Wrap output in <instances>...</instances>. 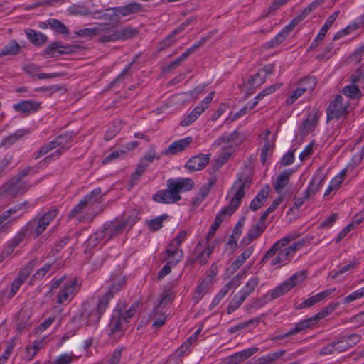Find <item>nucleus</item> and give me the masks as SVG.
Segmentation results:
<instances>
[{
	"label": "nucleus",
	"instance_id": "nucleus-52",
	"mask_svg": "<svg viewBox=\"0 0 364 364\" xmlns=\"http://www.w3.org/2000/svg\"><path fill=\"white\" fill-rule=\"evenodd\" d=\"M37 169L35 167L27 166L18 171V173L12 178L13 182H21L26 176L35 173Z\"/></svg>",
	"mask_w": 364,
	"mask_h": 364
},
{
	"label": "nucleus",
	"instance_id": "nucleus-7",
	"mask_svg": "<svg viewBox=\"0 0 364 364\" xmlns=\"http://www.w3.org/2000/svg\"><path fill=\"white\" fill-rule=\"evenodd\" d=\"M247 188L246 183H234L228 191L226 199L229 201L226 208V215L230 216L241 205L242 200L245 195Z\"/></svg>",
	"mask_w": 364,
	"mask_h": 364
},
{
	"label": "nucleus",
	"instance_id": "nucleus-19",
	"mask_svg": "<svg viewBox=\"0 0 364 364\" xmlns=\"http://www.w3.org/2000/svg\"><path fill=\"white\" fill-rule=\"evenodd\" d=\"M270 191V187L269 185H266L263 188L257 193V195L253 198L250 205V208L252 211H256L268 198Z\"/></svg>",
	"mask_w": 364,
	"mask_h": 364
},
{
	"label": "nucleus",
	"instance_id": "nucleus-43",
	"mask_svg": "<svg viewBox=\"0 0 364 364\" xmlns=\"http://www.w3.org/2000/svg\"><path fill=\"white\" fill-rule=\"evenodd\" d=\"M107 238V235L105 232V230H104L103 226L102 229L97 230L95 234L90 237L88 242L90 245L95 246L98 242H107L108 241L106 240Z\"/></svg>",
	"mask_w": 364,
	"mask_h": 364
},
{
	"label": "nucleus",
	"instance_id": "nucleus-29",
	"mask_svg": "<svg viewBox=\"0 0 364 364\" xmlns=\"http://www.w3.org/2000/svg\"><path fill=\"white\" fill-rule=\"evenodd\" d=\"M293 30L289 24L284 26L274 38L267 43V48H274L282 43Z\"/></svg>",
	"mask_w": 364,
	"mask_h": 364
},
{
	"label": "nucleus",
	"instance_id": "nucleus-2",
	"mask_svg": "<svg viewBox=\"0 0 364 364\" xmlns=\"http://www.w3.org/2000/svg\"><path fill=\"white\" fill-rule=\"evenodd\" d=\"M78 281L76 278L65 280V277L53 279L47 294L55 296L56 304L69 303L77 292Z\"/></svg>",
	"mask_w": 364,
	"mask_h": 364
},
{
	"label": "nucleus",
	"instance_id": "nucleus-26",
	"mask_svg": "<svg viewBox=\"0 0 364 364\" xmlns=\"http://www.w3.org/2000/svg\"><path fill=\"white\" fill-rule=\"evenodd\" d=\"M27 38L35 46H41L48 41V37L40 31L33 29L26 30Z\"/></svg>",
	"mask_w": 364,
	"mask_h": 364
},
{
	"label": "nucleus",
	"instance_id": "nucleus-5",
	"mask_svg": "<svg viewBox=\"0 0 364 364\" xmlns=\"http://www.w3.org/2000/svg\"><path fill=\"white\" fill-rule=\"evenodd\" d=\"M59 212L58 208H51L46 212L38 213L25 226L27 231L31 232L33 237H38L56 218Z\"/></svg>",
	"mask_w": 364,
	"mask_h": 364
},
{
	"label": "nucleus",
	"instance_id": "nucleus-64",
	"mask_svg": "<svg viewBox=\"0 0 364 364\" xmlns=\"http://www.w3.org/2000/svg\"><path fill=\"white\" fill-rule=\"evenodd\" d=\"M74 357L73 353H63L55 359L53 364H70L73 361Z\"/></svg>",
	"mask_w": 364,
	"mask_h": 364
},
{
	"label": "nucleus",
	"instance_id": "nucleus-51",
	"mask_svg": "<svg viewBox=\"0 0 364 364\" xmlns=\"http://www.w3.org/2000/svg\"><path fill=\"white\" fill-rule=\"evenodd\" d=\"M352 165H347L337 176H336L331 182H342L346 179V176H350V178L357 174V172H353Z\"/></svg>",
	"mask_w": 364,
	"mask_h": 364
},
{
	"label": "nucleus",
	"instance_id": "nucleus-44",
	"mask_svg": "<svg viewBox=\"0 0 364 364\" xmlns=\"http://www.w3.org/2000/svg\"><path fill=\"white\" fill-rule=\"evenodd\" d=\"M245 299L246 298H245L242 294H240L239 293L235 294L228 305L227 309L228 314H231L235 311L242 304Z\"/></svg>",
	"mask_w": 364,
	"mask_h": 364
},
{
	"label": "nucleus",
	"instance_id": "nucleus-62",
	"mask_svg": "<svg viewBox=\"0 0 364 364\" xmlns=\"http://www.w3.org/2000/svg\"><path fill=\"white\" fill-rule=\"evenodd\" d=\"M120 130V122H116L113 124L112 128L109 127L105 134V139L109 141L113 139L117 132Z\"/></svg>",
	"mask_w": 364,
	"mask_h": 364
},
{
	"label": "nucleus",
	"instance_id": "nucleus-63",
	"mask_svg": "<svg viewBox=\"0 0 364 364\" xmlns=\"http://www.w3.org/2000/svg\"><path fill=\"white\" fill-rule=\"evenodd\" d=\"M364 157V146L362 148L360 151L355 154L351 159L350 162L348 165H352L353 172L355 171V168L358 166L362 161Z\"/></svg>",
	"mask_w": 364,
	"mask_h": 364
},
{
	"label": "nucleus",
	"instance_id": "nucleus-34",
	"mask_svg": "<svg viewBox=\"0 0 364 364\" xmlns=\"http://www.w3.org/2000/svg\"><path fill=\"white\" fill-rule=\"evenodd\" d=\"M161 159V155L156 154L154 149L149 150L145 155L141 158L137 166L140 167V168L146 171L147 167L150 164H151L154 159L159 160Z\"/></svg>",
	"mask_w": 364,
	"mask_h": 364
},
{
	"label": "nucleus",
	"instance_id": "nucleus-25",
	"mask_svg": "<svg viewBox=\"0 0 364 364\" xmlns=\"http://www.w3.org/2000/svg\"><path fill=\"white\" fill-rule=\"evenodd\" d=\"M266 229V226L264 225H262L259 223H257L254 225L248 231L246 237H245L242 242L244 245H249L253 240L257 238L261 235V234Z\"/></svg>",
	"mask_w": 364,
	"mask_h": 364
},
{
	"label": "nucleus",
	"instance_id": "nucleus-17",
	"mask_svg": "<svg viewBox=\"0 0 364 364\" xmlns=\"http://www.w3.org/2000/svg\"><path fill=\"white\" fill-rule=\"evenodd\" d=\"M193 139L191 136H188L178 141H176L171 144L168 147L164 149L161 154L162 156H172L185 150L188 145L191 143Z\"/></svg>",
	"mask_w": 364,
	"mask_h": 364
},
{
	"label": "nucleus",
	"instance_id": "nucleus-38",
	"mask_svg": "<svg viewBox=\"0 0 364 364\" xmlns=\"http://www.w3.org/2000/svg\"><path fill=\"white\" fill-rule=\"evenodd\" d=\"M188 22L181 23L176 29H174L166 38L162 40L161 42L162 48H164L171 46L175 41L173 40V38L177 34L182 32L185 29V28L188 25Z\"/></svg>",
	"mask_w": 364,
	"mask_h": 364
},
{
	"label": "nucleus",
	"instance_id": "nucleus-8",
	"mask_svg": "<svg viewBox=\"0 0 364 364\" xmlns=\"http://www.w3.org/2000/svg\"><path fill=\"white\" fill-rule=\"evenodd\" d=\"M348 99H345L339 95H336L326 109L327 120H338L345 117L348 114Z\"/></svg>",
	"mask_w": 364,
	"mask_h": 364
},
{
	"label": "nucleus",
	"instance_id": "nucleus-50",
	"mask_svg": "<svg viewBox=\"0 0 364 364\" xmlns=\"http://www.w3.org/2000/svg\"><path fill=\"white\" fill-rule=\"evenodd\" d=\"M200 107H195L193 110L188 114L186 117H184V119L181 122V125L182 127H187L191 124L193 122H194L198 117L202 114L201 110Z\"/></svg>",
	"mask_w": 364,
	"mask_h": 364
},
{
	"label": "nucleus",
	"instance_id": "nucleus-1",
	"mask_svg": "<svg viewBox=\"0 0 364 364\" xmlns=\"http://www.w3.org/2000/svg\"><path fill=\"white\" fill-rule=\"evenodd\" d=\"M293 239L294 237L288 235L278 240L267 252L262 262H266L270 259V265L277 267L288 264L294 257L296 252L301 250L305 245V240L301 239L289 247L282 249Z\"/></svg>",
	"mask_w": 364,
	"mask_h": 364
},
{
	"label": "nucleus",
	"instance_id": "nucleus-60",
	"mask_svg": "<svg viewBox=\"0 0 364 364\" xmlns=\"http://www.w3.org/2000/svg\"><path fill=\"white\" fill-rule=\"evenodd\" d=\"M59 41L51 43L44 50L43 56L46 58L54 57L55 53H58Z\"/></svg>",
	"mask_w": 364,
	"mask_h": 364
},
{
	"label": "nucleus",
	"instance_id": "nucleus-4",
	"mask_svg": "<svg viewBox=\"0 0 364 364\" xmlns=\"http://www.w3.org/2000/svg\"><path fill=\"white\" fill-rule=\"evenodd\" d=\"M124 280L119 281L117 283H113L107 291L99 299L97 306L87 316V323L89 325H96L99 323L102 314L105 312L109 301L118 292L124 284Z\"/></svg>",
	"mask_w": 364,
	"mask_h": 364
},
{
	"label": "nucleus",
	"instance_id": "nucleus-56",
	"mask_svg": "<svg viewBox=\"0 0 364 364\" xmlns=\"http://www.w3.org/2000/svg\"><path fill=\"white\" fill-rule=\"evenodd\" d=\"M52 264L50 263L44 264L41 268L36 271V272L32 276L31 279L33 281L42 279L50 270Z\"/></svg>",
	"mask_w": 364,
	"mask_h": 364
},
{
	"label": "nucleus",
	"instance_id": "nucleus-61",
	"mask_svg": "<svg viewBox=\"0 0 364 364\" xmlns=\"http://www.w3.org/2000/svg\"><path fill=\"white\" fill-rule=\"evenodd\" d=\"M177 264V261L168 260L167 263L163 267V268L158 273V279H161L165 276L168 275L171 270V267Z\"/></svg>",
	"mask_w": 364,
	"mask_h": 364
},
{
	"label": "nucleus",
	"instance_id": "nucleus-22",
	"mask_svg": "<svg viewBox=\"0 0 364 364\" xmlns=\"http://www.w3.org/2000/svg\"><path fill=\"white\" fill-rule=\"evenodd\" d=\"M96 19H103L111 22L119 21V13L117 7L108 8L105 10L96 11L95 12Z\"/></svg>",
	"mask_w": 364,
	"mask_h": 364
},
{
	"label": "nucleus",
	"instance_id": "nucleus-10",
	"mask_svg": "<svg viewBox=\"0 0 364 364\" xmlns=\"http://www.w3.org/2000/svg\"><path fill=\"white\" fill-rule=\"evenodd\" d=\"M136 222L135 218H122L120 220L111 221L104 225V230L107 235V240L122 234L127 227H132Z\"/></svg>",
	"mask_w": 364,
	"mask_h": 364
},
{
	"label": "nucleus",
	"instance_id": "nucleus-27",
	"mask_svg": "<svg viewBox=\"0 0 364 364\" xmlns=\"http://www.w3.org/2000/svg\"><path fill=\"white\" fill-rule=\"evenodd\" d=\"M57 138H61V140H60L62 142L60 149H58L54 153H52L51 155L46 157L45 160L50 159L53 156H59L63 151L70 148L69 143L73 139V135L70 132H65L64 134L59 135Z\"/></svg>",
	"mask_w": 364,
	"mask_h": 364
},
{
	"label": "nucleus",
	"instance_id": "nucleus-16",
	"mask_svg": "<svg viewBox=\"0 0 364 364\" xmlns=\"http://www.w3.org/2000/svg\"><path fill=\"white\" fill-rule=\"evenodd\" d=\"M41 102L35 100H21L13 105L14 109L17 112L29 115L37 112L41 108Z\"/></svg>",
	"mask_w": 364,
	"mask_h": 364
},
{
	"label": "nucleus",
	"instance_id": "nucleus-6",
	"mask_svg": "<svg viewBox=\"0 0 364 364\" xmlns=\"http://www.w3.org/2000/svg\"><path fill=\"white\" fill-rule=\"evenodd\" d=\"M307 272L305 270L297 272L284 282L269 290L264 296L267 301L279 298L292 289L295 286L302 283L306 278Z\"/></svg>",
	"mask_w": 364,
	"mask_h": 364
},
{
	"label": "nucleus",
	"instance_id": "nucleus-40",
	"mask_svg": "<svg viewBox=\"0 0 364 364\" xmlns=\"http://www.w3.org/2000/svg\"><path fill=\"white\" fill-rule=\"evenodd\" d=\"M309 87L306 88H303L299 86L294 92L287 99L285 103L287 106H290L294 103V102L301 97L304 93L308 92L313 86V80H310L309 81Z\"/></svg>",
	"mask_w": 364,
	"mask_h": 364
},
{
	"label": "nucleus",
	"instance_id": "nucleus-14",
	"mask_svg": "<svg viewBox=\"0 0 364 364\" xmlns=\"http://www.w3.org/2000/svg\"><path fill=\"white\" fill-rule=\"evenodd\" d=\"M35 261L32 260L28 262L24 267L19 272L18 277L13 281L11 286V293L14 295L22 284L26 281L34 268Z\"/></svg>",
	"mask_w": 364,
	"mask_h": 364
},
{
	"label": "nucleus",
	"instance_id": "nucleus-53",
	"mask_svg": "<svg viewBox=\"0 0 364 364\" xmlns=\"http://www.w3.org/2000/svg\"><path fill=\"white\" fill-rule=\"evenodd\" d=\"M342 92L346 97H348L351 99H355L360 95V90H359L358 87L354 85L344 87Z\"/></svg>",
	"mask_w": 364,
	"mask_h": 364
},
{
	"label": "nucleus",
	"instance_id": "nucleus-54",
	"mask_svg": "<svg viewBox=\"0 0 364 364\" xmlns=\"http://www.w3.org/2000/svg\"><path fill=\"white\" fill-rule=\"evenodd\" d=\"M167 218V215L165 214L161 216H159L155 218L154 219L151 220L148 223V227L151 231H157L160 230L163 226V222Z\"/></svg>",
	"mask_w": 364,
	"mask_h": 364
},
{
	"label": "nucleus",
	"instance_id": "nucleus-42",
	"mask_svg": "<svg viewBox=\"0 0 364 364\" xmlns=\"http://www.w3.org/2000/svg\"><path fill=\"white\" fill-rule=\"evenodd\" d=\"M259 321H260L259 318H251L247 321L238 323L237 325H235V326L230 327L228 329V332L230 333H235L236 332H238V331H240L245 328H247L248 327H250L252 325L257 326L259 323Z\"/></svg>",
	"mask_w": 364,
	"mask_h": 364
},
{
	"label": "nucleus",
	"instance_id": "nucleus-15",
	"mask_svg": "<svg viewBox=\"0 0 364 364\" xmlns=\"http://www.w3.org/2000/svg\"><path fill=\"white\" fill-rule=\"evenodd\" d=\"M210 156V154L196 155L186 162L185 167L192 172L202 170L208 164Z\"/></svg>",
	"mask_w": 364,
	"mask_h": 364
},
{
	"label": "nucleus",
	"instance_id": "nucleus-3",
	"mask_svg": "<svg viewBox=\"0 0 364 364\" xmlns=\"http://www.w3.org/2000/svg\"><path fill=\"white\" fill-rule=\"evenodd\" d=\"M193 187V183H168L167 188L156 191L152 199L159 203L173 204L181 199V193L191 191Z\"/></svg>",
	"mask_w": 364,
	"mask_h": 364
},
{
	"label": "nucleus",
	"instance_id": "nucleus-18",
	"mask_svg": "<svg viewBox=\"0 0 364 364\" xmlns=\"http://www.w3.org/2000/svg\"><path fill=\"white\" fill-rule=\"evenodd\" d=\"M335 291H336L335 288L326 289L322 292L316 294L314 296L307 298L306 299H305L304 301H302L301 304H299L297 309H303L310 308V307L314 306L315 304L323 301L325 298L330 296Z\"/></svg>",
	"mask_w": 364,
	"mask_h": 364
},
{
	"label": "nucleus",
	"instance_id": "nucleus-33",
	"mask_svg": "<svg viewBox=\"0 0 364 364\" xmlns=\"http://www.w3.org/2000/svg\"><path fill=\"white\" fill-rule=\"evenodd\" d=\"M193 255L195 257L194 259H192V262L195 261H198V262L201 265H204L207 264L208 259L210 257L206 255L205 252L203 250V243L202 242H198L193 250Z\"/></svg>",
	"mask_w": 364,
	"mask_h": 364
},
{
	"label": "nucleus",
	"instance_id": "nucleus-48",
	"mask_svg": "<svg viewBox=\"0 0 364 364\" xmlns=\"http://www.w3.org/2000/svg\"><path fill=\"white\" fill-rule=\"evenodd\" d=\"M27 132L24 130H18L13 134L4 138L1 142V146H9L21 139Z\"/></svg>",
	"mask_w": 364,
	"mask_h": 364
},
{
	"label": "nucleus",
	"instance_id": "nucleus-39",
	"mask_svg": "<svg viewBox=\"0 0 364 364\" xmlns=\"http://www.w3.org/2000/svg\"><path fill=\"white\" fill-rule=\"evenodd\" d=\"M286 353L285 350L268 353L258 358L257 364H272Z\"/></svg>",
	"mask_w": 364,
	"mask_h": 364
},
{
	"label": "nucleus",
	"instance_id": "nucleus-20",
	"mask_svg": "<svg viewBox=\"0 0 364 364\" xmlns=\"http://www.w3.org/2000/svg\"><path fill=\"white\" fill-rule=\"evenodd\" d=\"M210 283V279H208V277H205L200 281L193 295L192 299L195 304L198 303L208 293Z\"/></svg>",
	"mask_w": 364,
	"mask_h": 364
},
{
	"label": "nucleus",
	"instance_id": "nucleus-24",
	"mask_svg": "<svg viewBox=\"0 0 364 364\" xmlns=\"http://www.w3.org/2000/svg\"><path fill=\"white\" fill-rule=\"evenodd\" d=\"M21 50V45L16 40H11L1 49L0 58L6 55H16Z\"/></svg>",
	"mask_w": 364,
	"mask_h": 364
},
{
	"label": "nucleus",
	"instance_id": "nucleus-21",
	"mask_svg": "<svg viewBox=\"0 0 364 364\" xmlns=\"http://www.w3.org/2000/svg\"><path fill=\"white\" fill-rule=\"evenodd\" d=\"M117 11L119 13V17H124L129 15L136 14L142 12L144 9L143 6L141 4L136 1H132L122 6H118Z\"/></svg>",
	"mask_w": 364,
	"mask_h": 364
},
{
	"label": "nucleus",
	"instance_id": "nucleus-36",
	"mask_svg": "<svg viewBox=\"0 0 364 364\" xmlns=\"http://www.w3.org/2000/svg\"><path fill=\"white\" fill-rule=\"evenodd\" d=\"M259 279L257 277H251L245 286L240 290L239 294H242L245 298H247L256 289L259 284Z\"/></svg>",
	"mask_w": 364,
	"mask_h": 364
},
{
	"label": "nucleus",
	"instance_id": "nucleus-46",
	"mask_svg": "<svg viewBox=\"0 0 364 364\" xmlns=\"http://www.w3.org/2000/svg\"><path fill=\"white\" fill-rule=\"evenodd\" d=\"M23 206V204H19L2 213L0 215V223L2 224L3 225H5V228H6V221L12 215L16 214L21 209H22Z\"/></svg>",
	"mask_w": 364,
	"mask_h": 364
},
{
	"label": "nucleus",
	"instance_id": "nucleus-41",
	"mask_svg": "<svg viewBox=\"0 0 364 364\" xmlns=\"http://www.w3.org/2000/svg\"><path fill=\"white\" fill-rule=\"evenodd\" d=\"M16 344V338H12L6 343V348L0 356V364H5L7 362Z\"/></svg>",
	"mask_w": 364,
	"mask_h": 364
},
{
	"label": "nucleus",
	"instance_id": "nucleus-47",
	"mask_svg": "<svg viewBox=\"0 0 364 364\" xmlns=\"http://www.w3.org/2000/svg\"><path fill=\"white\" fill-rule=\"evenodd\" d=\"M240 285V277L238 275H237L234 278H232L230 282L225 284L218 291V294L224 297L230 291V289H236Z\"/></svg>",
	"mask_w": 364,
	"mask_h": 364
},
{
	"label": "nucleus",
	"instance_id": "nucleus-37",
	"mask_svg": "<svg viewBox=\"0 0 364 364\" xmlns=\"http://www.w3.org/2000/svg\"><path fill=\"white\" fill-rule=\"evenodd\" d=\"M339 14V11H336L333 12L326 21L325 23L323 25L321 28L320 29L318 35H317V39H319V41H323L324 37L326 36V34L328 29L331 27L336 19L338 18Z\"/></svg>",
	"mask_w": 364,
	"mask_h": 364
},
{
	"label": "nucleus",
	"instance_id": "nucleus-11",
	"mask_svg": "<svg viewBox=\"0 0 364 364\" xmlns=\"http://www.w3.org/2000/svg\"><path fill=\"white\" fill-rule=\"evenodd\" d=\"M122 310L115 309L112 314L110 321L107 326L108 335L114 339H119L124 333V328L122 323Z\"/></svg>",
	"mask_w": 364,
	"mask_h": 364
},
{
	"label": "nucleus",
	"instance_id": "nucleus-23",
	"mask_svg": "<svg viewBox=\"0 0 364 364\" xmlns=\"http://www.w3.org/2000/svg\"><path fill=\"white\" fill-rule=\"evenodd\" d=\"M165 255L170 261H177V264L183 258V252L171 241L169 242L165 251Z\"/></svg>",
	"mask_w": 364,
	"mask_h": 364
},
{
	"label": "nucleus",
	"instance_id": "nucleus-32",
	"mask_svg": "<svg viewBox=\"0 0 364 364\" xmlns=\"http://www.w3.org/2000/svg\"><path fill=\"white\" fill-rule=\"evenodd\" d=\"M254 251L253 247H249L245 249L242 254H240L236 259L232 263L231 269L233 272L237 270L247 259L250 257Z\"/></svg>",
	"mask_w": 364,
	"mask_h": 364
},
{
	"label": "nucleus",
	"instance_id": "nucleus-49",
	"mask_svg": "<svg viewBox=\"0 0 364 364\" xmlns=\"http://www.w3.org/2000/svg\"><path fill=\"white\" fill-rule=\"evenodd\" d=\"M265 80V75H263L262 72L259 70L248 79L247 83L252 89H254L262 85Z\"/></svg>",
	"mask_w": 364,
	"mask_h": 364
},
{
	"label": "nucleus",
	"instance_id": "nucleus-28",
	"mask_svg": "<svg viewBox=\"0 0 364 364\" xmlns=\"http://www.w3.org/2000/svg\"><path fill=\"white\" fill-rule=\"evenodd\" d=\"M318 119L319 114L317 111L314 110L313 112L309 113L302 122L303 130L306 133L312 132L314 128L317 125Z\"/></svg>",
	"mask_w": 364,
	"mask_h": 364
},
{
	"label": "nucleus",
	"instance_id": "nucleus-9",
	"mask_svg": "<svg viewBox=\"0 0 364 364\" xmlns=\"http://www.w3.org/2000/svg\"><path fill=\"white\" fill-rule=\"evenodd\" d=\"M101 193V189L100 188H95L90 193L87 194L79 203L74 206L68 214L70 218H76L78 220L82 219V215L85 212L86 209L96 202Z\"/></svg>",
	"mask_w": 364,
	"mask_h": 364
},
{
	"label": "nucleus",
	"instance_id": "nucleus-13",
	"mask_svg": "<svg viewBox=\"0 0 364 364\" xmlns=\"http://www.w3.org/2000/svg\"><path fill=\"white\" fill-rule=\"evenodd\" d=\"M27 188L23 183H4L0 188V197L13 198L24 193Z\"/></svg>",
	"mask_w": 364,
	"mask_h": 364
},
{
	"label": "nucleus",
	"instance_id": "nucleus-57",
	"mask_svg": "<svg viewBox=\"0 0 364 364\" xmlns=\"http://www.w3.org/2000/svg\"><path fill=\"white\" fill-rule=\"evenodd\" d=\"M310 14L306 7L302 10L294 18H293L289 23L291 28H294L300 22Z\"/></svg>",
	"mask_w": 364,
	"mask_h": 364
},
{
	"label": "nucleus",
	"instance_id": "nucleus-31",
	"mask_svg": "<svg viewBox=\"0 0 364 364\" xmlns=\"http://www.w3.org/2000/svg\"><path fill=\"white\" fill-rule=\"evenodd\" d=\"M226 208H223L220 213H218L214 220L213 223L211 225L210 230L206 236V242L208 243L211 237L215 235L217 229L220 225L221 223L225 220L226 217Z\"/></svg>",
	"mask_w": 364,
	"mask_h": 364
},
{
	"label": "nucleus",
	"instance_id": "nucleus-58",
	"mask_svg": "<svg viewBox=\"0 0 364 364\" xmlns=\"http://www.w3.org/2000/svg\"><path fill=\"white\" fill-rule=\"evenodd\" d=\"M333 344L336 353H342L350 348V345H348L343 336H341L338 340L333 341Z\"/></svg>",
	"mask_w": 364,
	"mask_h": 364
},
{
	"label": "nucleus",
	"instance_id": "nucleus-59",
	"mask_svg": "<svg viewBox=\"0 0 364 364\" xmlns=\"http://www.w3.org/2000/svg\"><path fill=\"white\" fill-rule=\"evenodd\" d=\"M137 306H138V304L135 303V304H133L128 309H127L124 312L122 311L121 319L124 323H128L129 321L130 318L136 313Z\"/></svg>",
	"mask_w": 364,
	"mask_h": 364
},
{
	"label": "nucleus",
	"instance_id": "nucleus-45",
	"mask_svg": "<svg viewBox=\"0 0 364 364\" xmlns=\"http://www.w3.org/2000/svg\"><path fill=\"white\" fill-rule=\"evenodd\" d=\"M48 23L50 27L58 33L63 35H68L69 31L68 28L61 21L55 18H50L48 20Z\"/></svg>",
	"mask_w": 364,
	"mask_h": 364
},
{
	"label": "nucleus",
	"instance_id": "nucleus-12",
	"mask_svg": "<svg viewBox=\"0 0 364 364\" xmlns=\"http://www.w3.org/2000/svg\"><path fill=\"white\" fill-rule=\"evenodd\" d=\"M96 36H98L97 41L101 43L117 41L116 29L109 23H97Z\"/></svg>",
	"mask_w": 364,
	"mask_h": 364
},
{
	"label": "nucleus",
	"instance_id": "nucleus-55",
	"mask_svg": "<svg viewBox=\"0 0 364 364\" xmlns=\"http://www.w3.org/2000/svg\"><path fill=\"white\" fill-rule=\"evenodd\" d=\"M338 305V303H330L326 307H324L323 309H321L320 311L316 314V316L318 318V321L321 320L322 318H325L331 313H332L334 310H336Z\"/></svg>",
	"mask_w": 364,
	"mask_h": 364
},
{
	"label": "nucleus",
	"instance_id": "nucleus-35",
	"mask_svg": "<svg viewBox=\"0 0 364 364\" xmlns=\"http://www.w3.org/2000/svg\"><path fill=\"white\" fill-rule=\"evenodd\" d=\"M256 180L254 177V170L251 165H245L237 174V182H252Z\"/></svg>",
	"mask_w": 364,
	"mask_h": 364
},
{
	"label": "nucleus",
	"instance_id": "nucleus-30",
	"mask_svg": "<svg viewBox=\"0 0 364 364\" xmlns=\"http://www.w3.org/2000/svg\"><path fill=\"white\" fill-rule=\"evenodd\" d=\"M117 41H125L133 38L139 34V31L136 28L126 26L121 29H116Z\"/></svg>",
	"mask_w": 364,
	"mask_h": 364
}]
</instances>
